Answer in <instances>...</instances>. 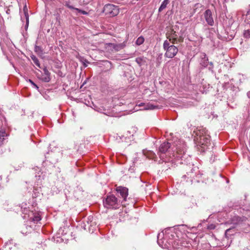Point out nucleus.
Here are the masks:
<instances>
[{
    "instance_id": "obj_1",
    "label": "nucleus",
    "mask_w": 250,
    "mask_h": 250,
    "mask_svg": "<svg viewBox=\"0 0 250 250\" xmlns=\"http://www.w3.org/2000/svg\"><path fill=\"white\" fill-rule=\"evenodd\" d=\"M180 231L173 228H167L157 236L158 244L163 249L185 250L189 248L191 244L178 235Z\"/></svg>"
},
{
    "instance_id": "obj_2",
    "label": "nucleus",
    "mask_w": 250,
    "mask_h": 250,
    "mask_svg": "<svg viewBox=\"0 0 250 250\" xmlns=\"http://www.w3.org/2000/svg\"><path fill=\"white\" fill-rule=\"evenodd\" d=\"M172 153H169L168 149L170 148V144L168 142H164L159 147L160 157L161 159H164V155L167 153L170 158H172L176 160L181 159L180 163H184V158L186 156L185 152L186 150V145L182 140H178L177 142H174L173 144Z\"/></svg>"
},
{
    "instance_id": "obj_3",
    "label": "nucleus",
    "mask_w": 250,
    "mask_h": 250,
    "mask_svg": "<svg viewBox=\"0 0 250 250\" xmlns=\"http://www.w3.org/2000/svg\"><path fill=\"white\" fill-rule=\"evenodd\" d=\"M195 133L194 140L197 145L201 146L204 150L206 147L210 144V136L208 130L203 127H200L194 131Z\"/></svg>"
},
{
    "instance_id": "obj_4",
    "label": "nucleus",
    "mask_w": 250,
    "mask_h": 250,
    "mask_svg": "<svg viewBox=\"0 0 250 250\" xmlns=\"http://www.w3.org/2000/svg\"><path fill=\"white\" fill-rule=\"evenodd\" d=\"M26 204H22L21 207V210L24 215L23 216L24 219H27L34 223H37L41 220V216L38 212H33L30 211L26 208Z\"/></svg>"
},
{
    "instance_id": "obj_5",
    "label": "nucleus",
    "mask_w": 250,
    "mask_h": 250,
    "mask_svg": "<svg viewBox=\"0 0 250 250\" xmlns=\"http://www.w3.org/2000/svg\"><path fill=\"white\" fill-rule=\"evenodd\" d=\"M170 44L169 41L166 40L163 43V48L166 51L165 56L168 58H174L178 53V48L173 45Z\"/></svg>"
},
{
    "instance_id": "obj_6",
    "label": "nucleus",
    "mask_w": 250,
    "mask_h": 250,
    "mask_svg": "<svg viewBox=\"0 0 250 250\" xmlns=\"http://www.w3.org/2000/svg\"><path fill=\"white\" fill-rule=\"evenodd\" d=\"M103 204L107 208L117 209L120 206V202L114 195H111L103 200Z\"/></svg>"
},
{
    "instance_id": "obj_7",
    "label": "nucleus",
    "mask_w": 250,
    "mask_h": 250,
    "mask_svg": "<svg viewBox=\"0 0 250 250\" xmlns=\"http://www.w3.org/2000/svg\"><path fill=\"white\" fill-rule=\"evenodd\" d=\"M103 12L106 15L114 17L118 14L119 11L118 6L111 4H107L104 5Z\"/></svg>"
},
{
    "instance_id": "obj_8",
    "label": "nucleus",
    "mask_w": 250,
    "mask_h": 250,
    "mask_svg": "<svg viewBox=\"0 0 250 250\" xmlns=\"http://www.w3.org/2000/svg\"><path fill=\"white\" fill-rule=\"evenodd\" d=\"M167 38L168 39L169 42H170L172 44H175L182 41L180 39L178 40V35L173 29H172L167 34Z\"/></svg>"
},
{
    "instance_id": "obj_9",
    "label": "nucleus",
    "mask_w": 250,
    "mask_h": 250,
    "mask_svg": "<svg viewBox=\"0 0 250 250\" xmlns=\"http://www.w3.org/2000/svg\"><path fill=\"white\" fill-rule=\"evenodd\" d=\"M200 57L201 58L200 62L201 65L203 67H206L208 66V64L209 63L210 66L208 67V69L210 70H212L213 68V63L212 62H208V58L206 54L205 53H201Z\"/></svg>"
},
{
    "instance_id": "obj_10",
    "label": "nucleus",
    "mask_w": 250,
    "mask_h": 250,
    "mask_svg": "<svg viewBox=\"0 0 250 250\" xmlns=\"http://www.w3.org/2000/svg\"><path fill=\"white\" fill-rule=\"evenodd\" d=\"M204 18L208 25L210 26L213 25L214 20L210 10L207 9L205 11L204 13Z\"/></svg>"
},
{
    "instance_id": "obj_11",
    "label": "nucleus",
    "mask_w": 250,
    "mask_h": 250,
    "mask_svg": "<svg viewBox=\"0 0 250 250\" xmlns=\"http://www.w3.org/2000/svg\"><path fill=\"white\" fill-rule=\"evenodd\" d=\"M116 190L120 193L124 200L126 201L128 196V189L125 187H118L117 188Z\"/></svg>"
},
{
    "instance_id": "obj_12",
    "label": "nucleus",
    "mask_w": 250,
    "mask_h": 250,
    "mask_svg": "<svg viewBox=\"0 0 250 250\" xmlns=\"http://www.w3.org/2000/svg\"><path fill=\"white\" fill-rule=\"evenodd\" d=\"M43 71L44 75H43V77L42 78V80L45 82H48L50 81V73L49 72L48 69L46 67L43 68Z\"/></svg>"
},
{
    "instance_id": "obj_13",
    "label": "nucleus",
    "mask_w": 250,
    "mask_h": 250,
    "mask_svg": "<svg viewBox=\"0 0 250 250\" xmlns=\"http://www.w3.org/2000/svg\"><path fill=\"white\" fill-rule=\"evenodd\" d=\"M112 45L113 46V47H114V52L121 50V49H123L125 46V45L123 43H120V44L113 43V45Z\"/></svg>"
},
{
    "instance_id": "obj_14",
    "label": "nucleus",
    "mask_w": 250,
    "mask_h": 250,
    "mask_svg": "<svg viewBox=\"0 0 250 250\" xmlns=\"http://www.w3.org/2000/svg\"><path fill=\"white\" fill-rule=\"evenodd\" d=\"M111 45H113V43H110L105 44V49L106 51L109 52V53L114 52V47L113 46Z\"/></svg>"
},
{
    "instance_id": "obj_15",
    "label": "nucleus",
    "mask_w": 250,
    "mask_h": 250,
    "mask_svg": "<svg viewBox=\"0 0 250 250\" xmlns=\"http://www.w3.org/2000/svg\"><path fill=\"white\" fill-rule=\"evenodd\" d=\"M23 11L26 19V25L28 26L29 22V16L28 13V9L26 4L23 7Z\"/></svg>"
},
{
    "instance_id": "obj_16",
    "label": "nucleus",
    "mask_w": 250,
    "mask_h": 250,
    "mask_svg": "<svg viewBox=\"0 0 250 250\" xmlns=\"http://www.w3.org/2000/svg\"><path fill=\"white\" fill-rule=\"evenodd\" d=\"M169 2L168 0H164L161 3L159 8V12H160L162 11L164 9H165Z\"/></svg>"
},
{
    "instance_id": "obj_17",
    "label": "nucleus",
    "mask_w": 250,
    "mask_h": 250,
    "mask_svg": "<svg viewBox=\"0 0 250 250\" xmlns=\"http://www.w3.org/2000/svg\"><path fill=\"white\" fill-rule=\"evenodd\" d=\"M40 170L39 171V172H37V173L35 175V177L37 178L38 180V183H41L42 182V180L44 179V175L42 174V173L41 174H40Z\"/></svg>"
},
{
    "instance_id": "obj_18",
    "label": "nucleus",
    "mask_w": 250,
    "mask_h": 250,
    "mask_svg": "<svg viewBox=\"0 0 250 250\" xmlns=\"http://www.w3.org/2000/svg\"><path fill=\"white\" fill-rule=\"evenodd\" d=\"M157 108V106L154 105L150 103L146 104L144 108L145 110H152Z\"/></svg>"
},
{
    "instance_id": "obj_19",
    "label": "nucleus",
    "mask_w": 250,
    "mask_h": 250,
    "mask_svg": "<svg viewBox=\"0 0 250 250\" xmlns=\"http://www.w3.org/2000/svg\"><path fill=\"white\" fill-rule=\"evenodd\" d=\"M135 61L140 66L142 65L145 63V59L142 57H138L136 58Z\"/></svg>"
},
{
    "instance_id": "obj_20",
    "label": "nucleus",
    "mask_w": 250,
    "mask_h": 250,
    "mask_svg": "<svg viewBox=\"0 0 250 250\" xmlns=\"http://www.w3.org/2000/svg\"><path fill=\"white\" fill-rule=\"evenodd\" d=\"M7 134L4 131H0V142L2 144Z\"/></svg>"
},
{
    "instance_id": "obj_21",
    "label": "nucleus",
    "mask_w": 250,
    "mask_h": 250,
    "mask_svg": "<svg viewBox=\"0 0 250 250\" xmlns=\"http://www.w3.org/2000/svg\"><path fill=\"white\" fill-rule=\"evenodd\" d=\"M31 58L32 61H33L34 63L38 67H39V68H41V65H40V62H39V61L38 59V58L35 56H34V55L31 56Z\"/></svg>"
},
{
    "instance_id": "obj_22",
    "label": "nucleus",
    "mask_w": 250,
    "mask_h": 250,
    "mask_svg": "<svg viewBox=\"0 0 250 250\" xmlns=\"http://www.w3.org/2000/svg\"><path fill=\"white\" fill-rule=\"evenodd\" d=\"M144 38L143 36H140L137 39L136 41V44L137 45H140L144 43Z\"/></svg>"
},
{
    "instance_id": "obj_23",
    "label": "nucleus",
    "mask_w": 250,
    "mask_h": 250,
    "mask_svg": "<svg viewBox=\"0 0 250 250\" xmlns=\"http://www.w3.org/2000/svg\"><path fill=\"white\" fill-rule=\"evenodd\" d=\"M244 37L245 38H250V29L245 30L243 33Z\"/></svg>"
},
{
    "instance_id": "obj_24",
    "label": "nucleus",
    "mask_w": 250,
    "mask_h": 250,
    "mask_svg": "<svg viewBox=\"0 0 250 250\" xmlns=\"http://www.w3.org/2000/svg\"><path fill=\"white\" fill-rule=\"evenodd\" d=\"M75 10L78 11L79 13H81L83 15H88V12H87L86 11L78 9L77 8H76Z\"/></svg>"
},
{
    "instance_id": "obj_25",
    "label": "nucleus",
    "mask_w": 250,
    "mask_h": 250,
    "mask_svg": "<svg viewBox=\"0 0 250 250\" xmlns=\"http://www.w3.org/2000/svg\"><path fill=\"white\" fill-rule=\"evenodd\" d=\"M28 81L33 85L34 87L36 88L37 90H39V86L35 83H34L33 81H32L30 79H29Z\"/></svg>"
},
{
    "instance_id": "obj_26",
    "label": "nucleus",
    "mask_w": 250,
    "mask_h": 250,
    "mask_svg": "<svg viewBox=\"0 0 250 250\" xmlns=\"http://www.w3.org/2000/svg\"><path fill=\"white\" fill-rule=\"evenodd\" d=\"M35 51L37 53H40L42 52L41 47L36 45L35 46Z\"/></svg>"
},
{
    "instance_id": "obj_27",
    "label": "nucleus",
    "mask_w": 250,
    "mask_h": 250,
    "mask_svg": "<svg viewBox=\"0 0 250 250\" xmlns=\"http://www.w3.org/2000/svg\"><path fill=\"white\" fill-rule=\"evenodd\" d=\"M65 6H66L67 7L70 9L75 10L76 8L73 6L71 5L68 2H65Z\"/></svg>"
},
{
    "instance_id": "obj_28",
    "label": "nucleus",
    "mask_w": 250,
    "mask_h": 250,
    "mask_svg": "<svg viewBox=\"0 0 250 250\" xmlns=\"http://www.w3.org/2000/svg\"><path fill=\"white\" fill-rule=\"evenodd\" d=\"M136 131V127H132L131 128V130H128L127 131V133L128 134H130L131 133H134V132H135Z\"/></svg>"
},
{
    "instance_id": "obj_29",
    "label": "nucleus",
    "mask_w": 250,
    "mask_h": 250,
    "mask_svg": "<svg viewBox=\"0 0 250 250\" xmlns=\"http://www.w3.org/2000/svg\"><path fill=\"white\" fill-rule=\"evenodd\" d=\"M145 104H146L143 103H141L138 104V106H144V107H145Z\"/></svg>"
},
{
    "instance_id": "obj_30",
    "label": "nucleus",
    "mask_w": 250,
    "mask_h": 250,
    "mask_svg": "<svg viewBox=\"0 0 250 250\" xmlns=\"http://www.w3.org/2000/svg\"><path fill=\"white\" fill-rule=\"evenodd\" d=\"M92 218V217L91 216H89L88 217V221L87 222L88 224H89V221H90L91 222V219Z\"/></svg>"
},
{
    "instance_id": "obj_31",
    "label": "nucleus",
    "mask_w": 250,
    "mask_h": 250,
    "mask_svg": "<svg viewBox=\"0 0 250 250\" xmlns=\"http://www.w3.org/2000/svg\"><path fill=\"white\" fill-rule=\"evenodd\" d=\"M247 95H248V97L250 98V91H249L247 93Z\"/></svg>"
},
{
    "instance_id": "obj_32",
    "label": "nucleus",
    "mask_w": 250,
    "mask_h": 250,
    "mask_svg": "<svg viewBox=\"0 0 250 250\" xmlns=\"http://www.w3.org/2000/svg\"><path fill=\"white\" fill-rule=\"evenodd\" d=\"M247 16H250V11L248 12Z\"/></svg>"
},
{
    "instance_id": "obj_33",
    "label": "nucleus",
    "mask_w": 250,
    "mask_h": 250,
    "mask_svg": "<svg viewBox=\"0 0 250 250\" xmlns=\"http://www.w3.org/2000/svg\"><path fill=\"white\" fill-rule=\"evenodd\" d=\"M193 169H191V172H193Z\"/></svg>"
}]
</instances>
